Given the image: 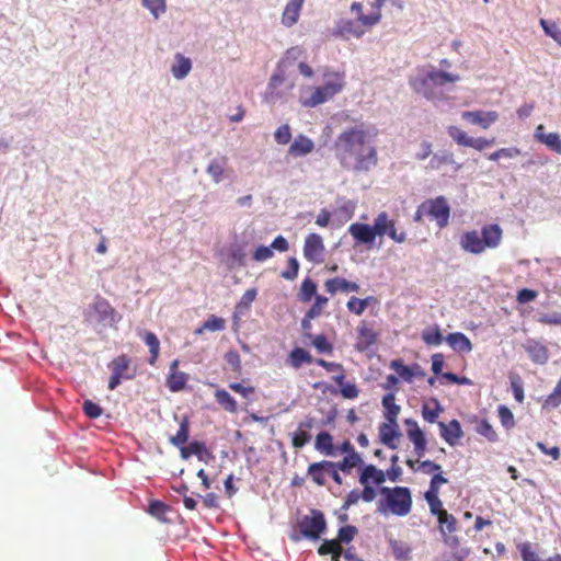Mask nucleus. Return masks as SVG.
<instances>
[{
  "mask_svg": "<svg viewBox=\"0 0 561 561\" xmlns=\"http://www.w3.org/2000/svg\"><path fill=\"white\" fill-rule=\"evenodd\" d=\"M377 131L364 125L348 127L335 139L334 151L341 165L355 172H367L378 163L375 147Z\"/></svg>",
  "mask_w": 561,
  "mask_h": 561,
  "instance_id": "1",
  "label": "nucleus"
},
{
  "mask_svg": "<svg viewBox=\"0 0 561 561\" xmlns=\"http://www.w3.org/2000/svg\"><path fill=\"white\" fill-rule=\"evenodd\" d=\"M458 73L448 72L444 69L428 68L420 70L411 78L413 90L426 98L427 101H434L444 89L460 80Z\"/></svg>",
  "mask_w": 561,
  "mask_h": 561,
  "instance_id": "2",
  "label": "nucleus"
},
{
  "mask_svg": "<svg viewBox=\"0 0 561 561\" xmlns=\"http://www.w3.org/2000/svg\"><path fill=\"white\" fill-rule=\"evenodd\" d=\"M503 231L497 224L485 225L481 229V236L477 230L466 231L460 238V247L471 254H481L486 249H495L500 245Z\"/></svg>",
  "mask_w": 561,
  "mask_h": 561,
  "instance_id": "3",
  "label": "nucleus"
},
{
  "mask_svg": "<svg viewBox=\"0 0 561 561\" xmlns=\"http://www.w3.org/2000/svg\"><path fill=\"white\" fill-rule=\"evenodd\" d=\"M381 499L378 501L377 511L381 514L391 513L396 516H407L412 510V493L407 486H381Z\"/></svg>",
  "mask_w": 561,
  "mask_h": 561,
  "instance_id": "4",
  "label": "nucleus"
},
{
  "mask_svg": "<svg viewBox=\"0 0 561 561\" xmlns=\"http://www.w3.org/2000/svg\"><path fill=\"white\" fill-rule=\"evenodd\" d=\"M404 425L407 426V436L410 442L414 446V455L416 456V460L407 459V466L415 470V465L419 462V470H422L426 473L440 472L442 466L432 461V460H423L420 461L422 457H424L427 449V440L424 432L419 426L417 422L413 419H405Z\"/></svg>",
  "mask_w": 561,
  "mask_h": 561,
  "instance_id": "5",
  "label": "nucleus"
},
{
  "mask_svg": "<svg viewBox=\"0 0 561 561\" xmlns=\"http://www.w3.org/2000/svg\"><path fill=\"white\" fill-rule=\"evenodd\" d=\"M424 217L434 220L439 229L448 226L450 218V206L444 196L425 199L414 213L413 220L421 222Z\"/></svg>",
  "mask_w": 561,
  "mask_h": 561,
  "instance_id": "6",
  "label": "nucleus"
},
{
  "mask_svg": "<svg viewBox=\"0 0 561 561\" xmlns=\"http://www.w3.org/2000/svg\"><path fill=\"white\" fill-rule=\"evenodd\" d=\"M323 84L314 88L304 105H320L332 100L345 84L344 77L339 72H325Z\"/></svg>",
  "mask_w": 561,
  "mask_h": 561,
  "instance_id": "7",
  "label": "nucleus"
},
{
  "mask_svg": "<svg viewBox=\"0 0 561 561\" xmlns=\"http://www.w3.org/2000/svg\"><path fill=\"white\" fill-rule=\"evenodd\" d=\"M295 82L289 75L275 72L267 84L265 98L268 103H285L288 101L287 95L294 89Z\"/></svg>",
  "mask_w": 561,
  "mask_h": 561,
  "instance_id": "8",
  "label": "nucleus"
},
{
  "mask_svg": "<svg viewBox=\"0 0 561 561\" xmlns=\"http://www.w3.org/2000/svg\"><path fill=\"white\" fill-rule=\"evenodd\" d=\"M300 534L310 540H318L327 530L324 514L319 510H311L298 522Z\"/></svg>",
  "mask_w": 561,
  "mask_h": 561,
  "instance_id": "9",
  "label": "nucleus"
},
{
  "mask_svg": "<svg viewBox=\"0 0 561 561\" xmlns=\"http://www.w3.org/2000/svg\"><path fill=\"white\" fill-rule=\"evenodd\" d=\"M131 359L126 354L118 355L114 357L108 367L112 371L111 377L108 379L107 388L110 390H115L122 382V379H133L135 374L129 373Z\"/></svg>",
  "mask_w": 561,
  "mask_h": 561,
  "instance_id": "10",
  "label": "nucleus"
},
{
  "mask_svg": "<svg viewBox=\"0 0 561 561\" xmlns=\"http://www.w3.org/2000/svg\"><path fill=\"white\" fill-rule=\"evenodd\" d=\"M377 236H388L397 243H403L407 240V232L399 231L396 227V221L389 218L387 211H381L374 220Z\"/></svg>",
  "mask_w": 561,
  "mask_h": 561,
  "instance_id": "11",
  "label": "nucleus"
},
{
  "mask_svg": "<svg viewBox=\"0 0 561 561\" xmlns=\"http://www.w3.org/2000/svg\"><path fill=\"white\" fill-rule=\"evenodd\" d=\"M325 247L318 233H309L305 239L304 256L307 261L319 264L324 260Z\"/></svg>",
  "mask_w": 561,
  "mask_h": 561,
  "instance_id": "12",
  "label": "nucleus"
},
{
  "mask_svg": "<svg viewBox=\"0 0 561 561\" xmlns=\"http://www.w3.org/2000/svg\"><path fill=\"white\" fill-rule=\"evenodd\" d=\"M461 117L471 125H477L481 129H488L497 121L499 115L494 111L478 110L463 112Z\"/></svg>",
  "mask_w": 561,
  "mask_h": 561,
  "instance_id": "13",
  "label": "nucleus"
},
{
  "mask_svg": "<svg viewBox=\"0 0 561 561\" xmlns=\"http://www.w3.org/2000/svg\"><path fill=\"white\" fill-rule=\"evenodd\" d=\"M348 232L359 244H373L377 236L375 224L369 226L367 224L354 222L348 227Z\"/></svg>",
  "mask_w": 561,
  "mask_h": 561,
  "instance_id": "14",
  "label": "nucleus"
},
{
  "mask_svg": "<svg viewBox=\"0 0 561 561\" xmlns=\"http://www.w3.org/2000/svg\"><path fill=\"white\" fill-rule=\"evenodd\" d=\"M179 364V359H174L170 364L169 375L167 376V387L172 392L182 391L188 381V375L178 370Z\"/></svg>",
  "mask_w": 561,
  "mask_h": 561,
  "instance_id": "15",
  "label": "nucleus"
},
{
  "mask_svg": "<svg viewBox=\"0 0 561 561\" xmlns=\"http://www.w3.org/2000/svg\"><path fill=\"white\" fill-rule=\"evenodd\" d=\"M401 436L399 431L398 421L393 423L387 421L379 425V438L380 442L390 449H397V440Z\"/></svg>",
  "mask_w": 561,
  "mask_h": 561,
  "instance_id": "16",
  "label": "nucleus"
},
{
  "mask_svg": "<svg viewBox=\"0 0 561 561\" xmlns=\"http://www.w3.org/2000/svg\"><path fill=\"white\" fill-rule=\"evenodd\" d=\"M314 425L313 417H306L298 424L297 431L291 435V445L294 448H301L311 440V430Z\"/></svg>",
  "mask_w": 561,
  "mask_h": 561,
  "instance_id": "17",
  "label": "nucleus"
},
{
  "mask_svg": "<svg viewBox=\"0 0 561 561\" xmlns=\"http://www.w3.org/2000/svg\"><path fill=\"white\" fill-rule=\"evenodd\" d=\"M524 348L535 364L543 365L549 359V351L547 346L538 341H527V343L524 345Z\"/></svg>",
  "mask_w": 561,
  "mask_h": 561,
  "instance_id": "18",
  "label": "nucleus"
},
{
  "mask_svg": "<svg viewBox=\"0 0 561 561\" xmlns=\"http://www.w3.org/2000/svg\"><path fill=\"white\" fill-rule=\"evenodd\" d=\"M440 430V436L448 443L450 446L457 444V442L463 436V432L461 430L460 423L457 420H451L448 424L444 422L438 423Z\"/></svg>",
  "mask_w": 561,
  "mask_h": 561,
  "instance_id": "19",
  "label": "nucleus"
},
{
  "mask_svg": "<svg viewBox=\"0 0 561 561\" xmlns=\"http://www.w3.org/2000/svg\"><path fill=\"white\" fill-rule=\"evenodd\" d=\"M377 341V334L365 322H362L357 328V340L355 347L359 352L368 350Z\"/></svg>",
  "mask_w": 561,
  "mask_h": 561,
  "instance_id": "20",
  "label": "nucleus"
},
{
  "mask_svg": "<svg viewBox=\"0 0 561 561\" xmlns=\"http://www.w3.org/2000/svg\"><path fill=\"white\" fill-rule=\"evenodd\" d=\"M307 476L319 486L327 483L329 477V460L312 462L308 466Z\"/></svg>",
  "mask_w": 561,
  "mask_h": 561,
  "instance_id": "21",
  "label": "nucleus"
},
{
  "mask_svg": "<svg viewBox=\"0 0 561 561\" xmlns=\"http://www.w3.org/2000/svg\"><path fill=\"white\" fill-rule=\"evenodd\" d=\"M305 0H289L282 14V24L291 27L298 22Z\"/></svg>",
  "mask_w": 561,
  "mask_h": 561,
  "instance_id": "22",
  "label": "nucleus"
},
{
  "mask_svg": "<svg viewBox=\"0 0 561 561\" xmlns=\"http://www.w3.org/2000/svg\"><path fill=\"white\" fill-rule=\"evenodd\" d=\"M306 50L300 46H294L286 50L284 57L277 64V73L289 75L288 70L296 60L305 55Z\"/></svg>",
  "mask_w": 561,
  "mask_h": 561,
  "instance_id": "23",
  "label": "nucleus"
},
{
  "mask_svg": "<svg viewBox=\"0 0 561 561\" xmlns=\"http://www.w3.org/2000/svg\"><path fill=\"white\" fill-rule=\"evenodd\" d=\"M535 137L540 142L545 144L549 149H551L556 153L561 154V138L559 134H546L543 125H539L535 130Z\"/></svg>",
  "mask_w": 561,
  "mask_h": 561,
  "instance_id": "24",
  "label": "nucleus"
},
{
  "mask_svg": "<svg viewBox=\"0 0 561 561\" xmlns=\"http://www.w3.org/2000/svg\"><path fill=\"white\" fill-rule=\"evenodd\" d=\"M314 149L313 141L305 135H298L291 142L288 153L293 157L307 156Z\"/></svg>",
  "mask_w": 561,
  "mask_h": 561,
  "instance_id": "25",
  "label": "nucleus"
},
{
  "mask_svg": "<svg viewBox=\"0 0 561 561\" xmlns=\"http://www.w3.org/2000/svg\"><path fill=\"white\" fill-rule=\"evenodd\" d=\"M386 481V474L382 470L377 469L374 465H367L363 468L359 474V483L362 485L374 482L377 485L382 484Z\"/></svg>",
  "mask_w": 561,
  "mask_h": 561,
  "instance_id": "26",
  "label": "nucleus"
},
{
  "mask_svg": "<svg viewBox=\"0 0 561 561\" xmlns=\"http://www.w3.org/2000/svg\"><path fill=\"white\" fill-rule=\"evenodd\" d=\"M324 286H325L327 291L330 293L331 295H334L339 290L344 291V293L359 290L358 284H356L354 282H350L345 278H341V277H334V278L328 279L325 282Z\"/></svg>",
  "mask_w": 561,
  "mask_h": 561,
  "instance_id": "27",
  "label": "nucleus"
},
{
  "mask_svg": "<svg viewBox=\"0 0 561 561\" xmlns=\"http://www.w3.org/2000/svg\"><path fill=\"white\" fill-rule=\"evenodd\" d=\"M446 342L456 352L469 353L472 350L471 341L461 332L449 333Z\"/></svg>",
  "mask_w": 561,
  "mask_h": 561,
  "instance_id": "28",
  "label": "nucleus"
},
{
  "mask_svg": "<svg viewBox=\"0 0 561 561\" xmlns=\"http://www.w3.org/2000/svg\"><path fill=\"white\" fill-rule=\"evenodd\" d=\"M146 345L149 347L150 356L148 363L153 366L156 365L160 354V341L153 332L145 331L139 334Z\"/></svg>",
  "mask_w": 561,
  "mask_h": 561,
  "instance_id": "29",
  "label": "nucleus"
},
{
  "mask_svg": "<svg viewBox=\"0 0 561 561\" xmlns=\"http://www.w3.org/2000/svg\"><path fill=\"white\" fill-rule=\"evenodd\" d=\"M390 367L397 371L400 378L407 382H412L416 375H420V366H407L401 359H394L390 363Z\"/></svg>",
  "mask_w": 561,
  "mask_h": 561,
  "instance_id": "30",
  "label": "nucleus"
},
{
  "mask_svg": "<svg viewBox=\"0 0 561 561\" xmlns=\"http://www.w3.org/2000/svg\"><path fill=\"white\" fill-rule=\"evenodd\" d=\"M382 407L385 408L383 416L386 421L393 423L398 421V416L400 414L401 408L396 403L394 393H387L382 398Z\"/></svg>",
  "mask_w": 561,
  "mask_h": 561,
  "instance_id": "31",
  "label": "nucleus"
},
{
  "mask_svg": "<svg viewBox=\"0 0 561 561\" xmlns=\"http://www.w3.org/2000/svg\"><path fill=\"white\" fill-rule=\"evenodd\" d=\"M314 448L325 456H334L333 437L329 432H320L314 442Z\"/></svg>",
  "mask_w": 561,
  "mask_h": 561,
  "instance_id": "32",
  "label": "nucleus"
},
{
  "mask_svg": "<svg viewBox=\"0 0 561 561\" xmlns=\"http://www.w3.org/2000/svg\"><path fill=\"white\" fill-rule=\"evenodd\" d=\"M216 402L227 412L236 414L238 404L234 398L225 389H217L214 393Z\"/></svg>",
  "mask_w": 561,
  "mask_h": 561,
  "instance_id": "33",
  "label": "nucleus"
},
{
  "mask_svg": "<svg viewBox=\"0 0 561 561\" xmlns=\"http://www.w3.org/2000/svg\"><path fill=\"white\" fill-rule=\"evenodd\" d=\"M192 69V62L190 58L184 57L181 54L175 55V61L171 67L172 76L175 79H184Z\"/></svg>",
  "mask_w": 561,
  "mask_h": 561,
  "instance_id": "34",
  "label": "nucleus"
},
{
  "mask_svg": "<svg viewBox=\"0 0 561 561\" xmlns=\"http://www.w3.org/2000/svg\"><path fill=\"white\" fill-rule=\"evenodd\" d=\"M335 33L341 36L353 35L355 37H360L364 34V31L353 21L341 19L336 22Z\"/></svg>",
  "mask_w": 561,
  "mask_h": 561,
  "instance_id": "35",
  "label": "nucleus"
},
{
  "mask_svg": "<svg viewBox=\"0 0 561 561\" xmlns=\"http://www.w3.org/2000/svg\"><path fill=\"white\" fill-rule=\"evenodd\" d=\"M227 161L228 159L226 157H221L214 159L208 164L206 172L211 176L215 183H219L224 180Z\"/></svg>",
  "mask_w": 561,
  "mask_h": 561,
  "instance_id": "36",
  "label": "nucleus"
},
{
  "mask_svg": "<svg viewBox=\"0 0 561 561\" xmlns=\"http://www.w3.org/2000/svg\"><path fill=\"white\" fill-rule=\"evenodd\" d=\"M363 5L359 2H353L351 11L357 14L358 21L365 26H374L379 23L381 19L380 12H373L370 14H363Z\"/></svg>",
  "mask_w": 561,
  "mask_h": 561,
  "instance_id": "37",
  "label": "nucleus"
},
{
  "mask_svg": "<svg viewBox=\"0 0 561 561\" xmlns=\"http://www.w3.org/2000/svg\"><path fill=\"white\" fill-rule=\"evenodd\" d=\"M333 381L340 387L341 394L345 399H356L359 394V390L355 383L345 381L344 375L333 376Z\"/></svg>",
  "mask_w": 561,
  "mask_h": 561,
  "instance_id": "38",
  "label": "nucleus"
},
{
  "mask_svg": "<svg viewBox=\"0 0 561 561\" xmlns=\"http://www.w3.org/2000/svg\"><path fill=\"white\" fill-rule=\"evenodd\" d=\"M362 465L363 459L358 453L346 455L342 460L335 462V466L346 474H350L354 468Z\"/></svg>",
  "mask_w": 561,
  "mask_h": 561,
  "instance_id": "39",
  "label": "nucleus"
},
{
  "mask_svg": "<svg viewBox=\"0 0 561 561\" xmlns=\"http://www.w3.org/2000/svg\"><path fill=\"white\" fill-rule=\"evenodd\" d=\"M179 430L174 436L170 437V443L174 446L184 445L190 435V421L187 416H183L179 424Z\"/></svg>",
  "mask_w": 561,
  "mask_h": 561,
  "instance_id": "40",
  "label": "nucleus"
},
{
  "mask_svg": "<svg viewBox=\"0 0 561 561\" xmlns=\"http://www.w3.org/2000/svg\"><path fill=\"white\" fill-rule=\"evenodd\" d=\"M314 362L309 352L301 347L294 348L289 354V363L294 368H300L302 364Z\"/></svg>",
  "mask_w": 561,
  "mask_h": 561,
  "instance_id": "41",
  "label": "nucleus"
},
{
  "mask_svg": "<svg viewBox=\"0 0 561 561\" xmlns=\"http://www.w3.org/2000/svg\"><path fill=\"white\" fill-rule=\"evenodd\" d=\"M226 327L225 319L217 317L215 314H211L208 317V319L198 328L195 330V334L199 335L203 334L205 331H222Z\"/></svg>",
  "mask_w": 561,
  "mask_h": 561,
  "instance_id": "42",
  "label": "nucleus"
},
{
  "mask_svg": "<svg viewBox=\"0 0 561 561\" xmlns=\"http://www.w3.org/2000/svg\"><path fill=\"white\" fill-rule=\"evenodd\" d=\"M93 307L101 321H112L114 319L115 310L106 299L99 298Z\"/></svg>",
  "mask_w": 561,
  "mask_h": 561,
  "instance_id": "43",
  "label": "nucleus"
},
{
  "mask_svg": "<svg viewBox=\"0 0 561 561\" xmlns=\"http://www.w3.org/2000/svg\"><path fill=\"white\" fill-rule=\"evenodd\" d=\"M343 548L340 545L339 540L331 539V540H324L322 545L318 548V553L320 556H327L331 554L332 560L334 558H340L342 556Z\"/></svg>",
  "mask_w": 561,
  "mask_h": 561,
  "instance_id": "44",
  "label": "nucleus"
},
{
  "mask_svg": "<svg viewBox=\"0 0 561 561\" xmlns=\"http://www.w3.org/2000/svg\"><path fill=\"white\" fill-rule=\"evenodd\" d=\"M316 294L317 284L310 278L304 279L298 294L299 300L302 302H309L313 296H317Z\"/></svg>",
  "mask_w": 561,
  "mask_h": 561,
  "instance_id": "45",
  "label": "nucleus"
},
{
  "mask_svg": "<svg viewBox=\"0 0 561 561\" xmlns=\"http://www.w3.org/2000/svg\"><path fill=\"white\" fill-rule=\"evenodd\" d=\"M422 340L427 345H440L443 342V335L440 333L439 327L434 325L428 328L422 332Z\"/></svg>",
  "mask_w": 561,
  "mask_h": 561,
  "instance_id": "46",
  "label": "nucleus"
},
{
  "mask_svg": "<svg viewBox=\"0 0 561 561\" xmlns=\"http://www.w3.org/2000/svg\"><path fill=\"white\" fill-rule=\"evenodd\" d=\"M371 299H373L371 297L360 299V298L353 296L347 301L346 307L350 312H352L356 316H360L366 310V308L369 306V302Z\"/></svg>",
  "mask_w": 561,
  "mask_h": 561,
  "instance_id": "47",
  "label": "nucleus"
},
{
  "mask_svg": "<svg viewBox=\"0 0 561 561\" xmlns=\"http://www.w3.org/2000/svg\"><path fill=\"white\" fill-rule=\"evenodd\" d=\"M561 404V378L558 380L553 391L543 400L542 409H556Z\"/></svg>",
  "mask_w": 561,
  "mask_h": 561,
  "instance_id": "48",
  "label": "nucleus"
},
{
  "mask_svg": "<svg viewBox=\"0 0 561 561\" xmlns=\"http://www.w3.org/2000/svg\"><path fill=\"white\" fill-rule=\"evenodd\" d=\"M424 499L428 504L430 512L432 515L437 517L438 515L446 511L443 507V502L439 499V494L425 492Z\"/></svg>",
  "mask_w": 561,
  "mask_h": 561,
  "instance_id": "49",
  "label": "nucleus"
},
{
  "mask_svg": "<svg viewBox=\"0 0 561 561\" xmlns=\"http://www.w3.org/2000/svg\"><path fill=\"white\" fill-rule=\"evenodd\" d=\"M437 519H438V524H439V529L442 533H445V529L448 531V533H454L456 531V528H457V519L455 516H453L451 514H449L447 511H445L444 513H442L440 515L437 516Z\"/></svg>",
  "mask_w": 561,
  "mask_h": 561,
  "instance_id": "50",
  "label": "nucleus"
},
{
  "mask_svg": "<svg viewBox=\"0 0 561 561\" xmlns=\"http://www.w3.org/2000/svg\"><path fill=\"white\" fill-rule=\"evenodd\" d=\"M141 3L151 12L154 19L167 11V0H141Z\"/></svg>",
  "mask_w": 561,
  "mask_h": 561,
  "instance_id": "51",
  "label": "nucleus"
},
{
  "mask_svg": "<svg viewBox=\"0 0 561 561\" xmlns=\"http://www.w3.org/2000/svg\"><path fill=\"white\" fill-rule=\"evenodd\" d=\"M257 296V290L255 288H250L244 291L241 299L236 306V310L238 312H244L250 309L252 302L255 300Z\"/></svg>",
  "mask_w": 561,
  "mask_h": 561,
  "instance_id": "52",
  "label": "nucleus"
},
{
  "mask_svg": "<svg viewBox=\"0 0 561 561\" xmlns=\"http://www.w3.org/2000/svg\"><path fill=\"white\" fill-rule=\"evenodd\" d=\"M511 388L517 402L523 403L525 399L523 379L517 374L510 375Z\"/></svg>",
  "mask_w": 561,
  "mask_h": 561,
  "instance_id": "53",
  "label": "nucleus"
},
{
  "mask_svg": "<svg viewBox=\"0 0 561 561\" xmlns=\"http://www.w3.org/2000/svg\"><path fill=\"white\" fill-rule=\"evenodd\" d=\"M539 23L546 35L553 38L561 46V28L554 22H550L545 19H540Z\"/></svg>",
  "mask_w": 561,
  "mask_h": 561,
  "instance_id": "54",
  "label": "nucleus"
},
{
  "mask_svg": "<svg viewBox=\"0 0 561 561\" xmlns=\"http://www.w3.org/2000/svg\"><path fill=\"white\" fill-rule=\"evenodd\" d=\"M448 135L456 141L457 145L468 147L470 141V136L467 135L466 131L456 127L449 126L447 129Z\"/></svg>",
  "mask_w": 561,
  "mask_h": 561,
  "instance_id": "55",
  "label": "nucleus"
},
{
  "mask_svg": "<svg viewBox=\"0 0 561 561\" xmlns=\"http://www.w3.org/2000/svg\"><path fill=\"white\" fill-rule=\"evenodd\" d=\"M520 153H522L520 149H518L516 147L501 148V149L492 152L488 157V159L491 160V161H497L501 158H510V159H512V158L520 156Z\"/></svg>",
  "mask_w": 561,
  "mask_h": 561,
  "instance_id": "56",
  "label": "nucleus"
},
{
  "mask_svg": "<svg viewBox=\"0 0 561 561\" xmlns=\"http://www.w3.org/2000/svg\"><path fill=\"white\" fill-rule=\"evenodd\" d=\"M433 402L435 403V409H430L427 404L422 407V416L428 423H435L439 413L443 411L437 400H433Z\"/></svg>",
  "mask_w": 561,
  "mask_h": 561,
  "instance_id": "57",
  "label": "nucleus"
},
{
  "mask_svg": "<svg viewBox=\"0 0 561 561\" xmlns=\"http://www.w3.org/2000/svg\"><path fill=\"white\" fill-rule=\"evenodd\" d=\"M502 425L510 430L515 426V420L512 411L506 405H500L497 409Z\"/></svg>",
  "mask_w": 561,
  "mask_h": 561,
  "instance_id": "58",
  "label": "nucleus"
},
{
  "mask_svg": "<svg viewBox=\"0 0 561 561\" xmlns=\"http://www.w3.org/2000/svg\"><path fill=\"white\" fill-rule=\"evenodd\" d=\"M356 534H357V528L355 526L346 525L339 529L336 540H339L340 545L348 543L354 539Z\"/></svg>",
  "mask_w": 561,
  "mask_h": 561,
  "instance_id": "59",
  "label": "nucleus"
},
{
  "mask_svg": "<svg viewBox=\"0 0 561 561\" xmlns=\"http://www.w3.org/2000/svg\"><path fill=\"white\" fill-rule=\"evenodd\" d=\"M314 363L323 367L329 373H336L337 375H344L345 369L342 364L335 362H328L323 358H316Z\"/></svg>",
  "mask_w": 561,
  "mask_h": 561,
  "instance_id": "60",
  "label": "nucleus"
},
{
  "mask_svg": "<svg viewBox=\"0 0 561 561\" xmlns=\"http://www.w3.org/2000/svg\"><path fill=\"white\" fill-rule=\"evenodd\" d=\"M84 414L90 419H98L102 415V408L91 400H85L82 405Z\"/></svg>",
  "mask_w": 561,
  "mask_h": 561,
  "instance_id": "61",
  "label": "nucleus"
},
{
  "mask_svg": "<svg viewBox=\"0 0 561 561\" xmlns=\"http://www.w3.org/2000/svg\"><path fill=\"white\" fill-rule=\"evenodd\" d=\"M328 298L321 295L316 296L314 304L307 311L309 318H317L321 314L324 306L328 304Z\"/></svg>",
  "mask_w": 561,
  "mask_h": 561,
  "instance_id": "62",
  "label": "nucleus"
},
{
  "mask_svg": "<svg viewBox=\"0 0 561 561\" xmlns=\"http://www.w3.org/2000/svg\"><path fill=\"white\" fill-rule=\"evenodd\" d=\"M168 505L159 500L151 501L149 503L148 512L157 518H162L168 512Z\"/></svg>",
  "mask_w": 561,
  "mask_h": 561,
  "instance_id": "63",
  "label": "nucleus"
},
{
  "mask_svg": "<svg viewBox=\"0 0 561 561\" xmlns=\"http://www.w3.org/2000/svg\"><path fill=\"white\" fill-rule=\"evenodd\" d=\"M312 344L319 353L331 354L333 352V346L328 342L327 336L323 334L317 335L313 339Z\"/></svg>",
  "mask_w": 561,
  "mask_h": 561,
  "instance_id": "64",
  "label": "nucleus"
}]
</instances>
